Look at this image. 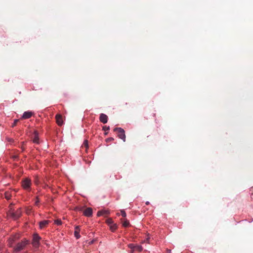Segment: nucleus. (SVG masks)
I'll use <instances>...</instances> for the list:
<instances>
[{
	"mask_svg": "<svg viewBox=\"0 0 253 253\" xmlns=\"http://www.w3.org/2000/svg\"><path fill=\"white\" fill-rule=\"evenodd\" d=\"M135 250L140 252L143 250V247L141 246L137 245Z\"/></svg>",
	"mask_w": 253,
	"mask_h": 253,
	"instance_id": "19",
	"label": "nucleus"
},
{
	"mask_svg": "<svg viewBox=\"0 0 253 253\" xmlns=\"http://www.w3.org/2000/svg\"><path fill=\"white\" fill-rule=\"evenodd\" d=\"M31 209H27L26 210V212H27V213H28V214H29V213L31 212Z\"/></svg>",
	"mask_w": 253,
	"mask_h": 253,
	"instance_id": "27",
	"label": "nucleus"
},
{
	"mask_svg": "<svg viewBox=\"0 0 253 253\" xmlns=\"http://www.w3.org/2000/svg\"><path fill=\"white\" fill-rule=\"evenodd\" d=\"M99 120L101 123L106 124L108 122V116L105 114L101 113L100 115Z\"/></svg>",
	"mask_w": 253,
	"mask_h": 253,
	"instance_id": "6",
	"label": "nucleus"
},
{
	"mask_svg": "<svg viewBox=\"0 0 253 253\" xmlns=\"http://www.w3.org/2000/svg\"><path fill=\"white\" fill-rule=\"evenodd\" d=\"M149 204H150V203H149V202H148V201H147V202H146V205H149Z\"/></svg>",
	"mask_w": 253,
	"mask_h": 253,
	"instance_id": "31",
	"label": "nucleus"
},
{
	"mask_svg": "<svg viewBox=\"0 0 253 253\" xmlns=\"http://www.w3.org/2000/svg\"><path fill=\"white\" fill-rule=\"evenodd\" d=\"M110 129V127L109 126H104L103 127V130H104V131H107V130H108Z\"/></svg>",
	"mask_w": 253,
	"mask_h": 253,
	"instance_id": "22",
	"label": "nucleus"
},
{
	"mask_svg": "<svg viewBox=\"0 0 253 253\" xmlns=\"http://www.w3.org/2000/svg\"><path fill=\"white\" fill-rule=\"evenodd\" d=\"M56 123L59 126H62L63 124L62 116L60 114H57L55 116Z\"/></svg>",
	"mask_w": 253,
	"mask_h": 253,
	"instance_id": "7",
	"label": "nucleus"
},
{
	"mask_svg": "<svg viewBox=\"0 0 253 253\" xmlns=\"http://www.w3.org/2000/svg\"><path fill=\"white\" fill-rule=\"evenodd\" d=\"M84 214L87 217H90L92 214V210L91 208H86L84 211Z\"/></svg>",
	"mask_w": 253,
	"mask_h": 253,
	"instance_id": "8",
	"label": "nucleus"
},
{
	"mask_svg": "<svg viewBox=\"0 0 253 253\" xmlns=\"http://www.w3.org/2000/svg\"><path fill=\"white\" fill-rule=\"evenodd\" d=\"M107 134H108V132H105L104 133L105 135H107Z\"/></svg>",
	"mask_w": 253,
	"mask_h": 253,
	"instance_id": "32",
	"label": "nucleus"
},
{
	"mask_svg": "<svg viewBox=\"0 0 253 253\" xmlns=\"http://www.w3.org/2000/svg\"><path fill=\"white\" fill-rule=\"evenodd\" d=\"M31 181L28 178H25L22 182V187L25 189L30 188L31 186Z\"/></svg>",
	"mask_w": 253,
	"mask_h": 253,
	"instance_id": "5",
	"label": "nucleus"
},
{
	"mask_svg": "<svg viewBox=\"0 0 253 253\" xmlns=\"http://www.w3.org/2000/svg\"><path fill=\"white\" fill-rule=\"evenodd\" d=\"M33 142L38 144L39 143V138L38 133L35 132L34 134V138H33Z\"/></svg>",
	"mask_w": 253,
	"mask_h": 253,
	"instance_id": "13",
	"label": "nucleus"
},
{
	"mask_svg": "<svg viewBox=\"0 0 253 253\" xmlns=\"http://www.w3.org/2000/svg\"><path fill=\"white\" fill-rule=\"evenodd\" d=\"M5 198L7 199V200H9L10 199L11 197V194L10 193V192L9 191H6L5 192Z\"/></svg>",
	"mask_w": 253,
	"mask_h": 253,
	"instance_id": "16",
	"label": "nucleus"
},
{
	"mask_svg": "<svg viewBox=\"0 0 253 253\" xmlns=\"http://www.w3.org/2000/svg\"><path fill=\"white\" fill-rule=\"evenodd\" d=\"M136 246L137 245H135L134 244H129L128 245V248H129L130 249H131L132 250V251L133 252L134 251V250H135V248L136 247Z\"/></svg>",
	"mask_w": 253,
	"mask_h": 253,
	"instance_id": "17",
	"label": "nucleus"
},
{
	"mask_svg": "<svg viewBox=\"0 0 253 253\" xmlns=\"http://www.w3.org/2000/svg\"><path fill=\"white\" fill-rule=\"evenodd\" d=\"M122 222L123 226L125 227L128 226L129 224V221L126 218L122 219Z\"/></svg>",
	"mask_w": 253,
	"mask_h": 253,
	"instance_id": "14",
	"label": "nucleus"
},
{
	"mask_svg": "<svg viewBox=\"0 0 253 253\" xmlns=\"http://www.w3.org/2000/svg\"><path fill=\"white\" fill-rule=\"evenodd\" d=\"M40 237L37 234H35L33 236V239L32 242L33 246L35 248H38L40 244Z\"/></svg>",
	"mask_w": 253,
	"mask_h": 253,
	"instance_id": "4",
	"label": "nucleus"
},
{
	"mask_svg": "<svg viewBox=\"0 0 253 253\" xmlns=\"http://www.w3.org/2000/svg\"><path fill=\"white\" fill-rule=\"evenodd\" d=\"M94 241H95L94 240H92L91 241L89 242L88 244L91 245L94 243Z\"/></svg>",
	"mask_w": 253,
	"mask_h": 253,
	"instance_id": "29",
	"label": "nucleus"
},
{
	"mask_svg": "<svg viewBox=\"0 0 253 253\" xmlns=\"http://www.w3.org/2000/svg\"><path fill=\"white\" fill-rule=\"evenodd\" d=\"M109 214V211L107 210H101L99 211L97 213V216H101L106 214Z\"/></svg>",
	"mask_w": 253,
	"mask_h": 253,
	"instance_id": "10",
	"label": "nucleus"
},
{
	"mask_svg": "<svg viewBox=\"0 0 253 253\" xmlns=\"http://www.w3.org/2000/svg\"><path fill=\"white\" fill-rule=\"evenodd\" d=\"M106 222L110 226L111 224H113V221L112 220V219L111 218H108L107 220H106Z\"/></svg>",
	"mask_w": 253,
	"mask_h": 253,
	"instance_id": "18",
	"label": "nucleus"
},
{
	"mask_svg": "<svg viewBox=\"0 0 253 253\" xmlns=\"http://www.w3.org/2000/svg\"><path fill=\"white\" fill-rule=\"evenodd\" d=\"M167 253H171V250L169 249H167Z\"/></svg>",
	"mask_w": 253,
	"mask_h": 253,
	"instance_id": "30",
	"label": "nucleus"
},
{
	"mask_svg": "<svg viewBox=\"0 0 253 253\" xmlns=\"http://www.w3.org/2000/svg\"><path fill=\"white\" fill-rule=\"evenodd\" d=\"M145 242V240L143 241V242H142V243H144Z\"/></svg>",
	"mask_w": 253,
	"mask_h": 253,
	"instance_id": "33",
	"label": "nucleus"
},
{
	"mask_svg": "<svg viewBox=\"0 0 253 253\" xmlns=\"http://www.w3.org/2000/svg\"><path fill=\"white\" fill-rule=\"evenodd\" d=\"M39 202H40L39 200L38 199V198H37V200H36V202H35V205H38V204L39 203Z\"/></svg>",
	"mask_w": 253,
	"mask_h": 253,
	"instance_id": "28",
	"label": "nucleus"
},
{
	"mask_svg": "<svg viewBox=\"0 0 253 253\" xmlns=\"http://www.w3.org/2000/svg\"><path fill=\"white\" fill-rule=\"evenodd\" d=\"M28 241L27 240H24L17 243L16 246L14 248V251L16 252H18L22 251L28 244Z\"/></svg>",
	"mask_w": 253,
	"mask_h": 253,
	"instance_id": "1",
	"label": "nucleus"
},
{
	"mask_svg": "<svg viewBox=\"0 0 253 253\" xmlns=\"http://www.w3.org/2000/svg\"><path fill=\"white\" fill-rule=\"evenodd\" d=\"M84 144L86 146V147H87L88 146V143H87V140H85L84 141Z\"/></svg>",
	"mask_w": 253,
	"mask_h": 253,
	"instance_id": "26",
	"label": "nucleus"
},
{
	"mask_svg": "<svg viewBox=\"0 0 253 253\" xmlns=\"http://www.w3.org/2000/svg\"><path fill=\"white\" fill-rule=\"evenodd\" d=\"M121 213L123 217H126V213L124 210L121 211Z\"/></svg>",
	"mask_w": 253,
	"mask_h": 253,
	"instance_id": "21",
	"label": "nucleus"
},
{
	"mask_svg": "<svg viewBox=\"0 0 253 253\" xmlns=\"http://www.w3.org/2000/svg\"><path fill=\"white\" fill-rule=\"evenodd\" d=\"M79 232H80V227L79 226H76L75 227V231L74 232V235L77 239H79L81 237Z\"/></svg>",
	"mask_w": 253,
	"mask_h": 253,
	"instance_id": "12",
	"label": "nucleus"
},
{
	"mask_svg": "<svg viewBox=\"0 0 253 253\" xmlns=\"http://www.w3.org/2000/svg\"><path fill=\"white\" fill-rule=\"evenodd\" d=\"M18 121V120H17V119L15 120L14 121L13 124L12 125V127H14L16 125Z\"/></svg>",
	"mask_w": 253,
	"mask_h": 253,
	"instance_id": "23",
	"label": "nucleus"
},
{
	"mask_svg": "<svg viewBox=\"0 0 253 253\" xmlns=\"http://www.w3.org/2000/svg\"><path fill=\"white\" fill-rule=\"evenodd\" d=\"M114 131H117L118 132V136L119 138L123 140L124 142L126 141V134L124 129L121 127H115L114 129Z\"/></svg>",
	"mask_w": 253,
	"mask_h": 253,
	"instance_id": "2",
	"label": "nucleus"
},
{
	"mask_svg": "<svg viewBox=\"0 0 253 253\" xmlns=\"http://www.w3.org/2000/svg\"><path fill=\"white\" fill-rule=\"evenodd\" d=\"M133 252L131 251V253H133Z\"/></svg>",
	"mask_w": 253,
	"mask_h": 253,
	"instance_id": "34",
	"label": "nucleus"
},
{
	"mask_svg": "<svg viewBox=\"0 0 253 253\" xmlns=\"http://www.w3.org/2000/svg\"><path fill=\"white\" fill-rule=\"evenodd\" d=\"M33 115V113L31 111L25 112L22 116V118L23 119H27L31 117Z\"/></svg>",
	"mask_w": 253,
	"mask_h": 253,
	"instance_id": "9",
	"label": "nucleus"
},
{
	"mask_svg": "<svg viewBox=\"0 0 253 253\" xmlns=\"http://www.w3.org/2000/svg\"><path fill=\"white\" fill-rule=\"evenodd\" d=\"M117 225L116 223H113L110 225V230L112 232H114L116 230V229H117Z\"/></svg>",
	"mask_w": 253,
	"mask_h": 253,
	"instance_id": "15",
	"label": "nucleus"
},
{
	"mask_svg": "<svg viewBox=\"0 0 253 253\" xmlns=\"http://www.w3.org/2000/svg\"><path fill=\"white\" fill-rule=\"evenodd\" d=\"M49 223V220H43V221H42L40 222L39 223V225H40V228L41 229H42L43 228H44V227H45L48 223Z\"/></svg>",
	"mask_w": 253,
	"mask_h": 253,
	"instance_id": "11",
	"label": "nucleus"
},
{
	"mask_svg": "<svg viewBox=\"0 0 253 253\" xmlns=\"http://www.w3.org/2000/svg\"><path fill=\"white\" fill-rule=\"evenodd\" d=\"M8 214L14 219H17L21 215V211L19 209L16 211L14 212L11 209L9 211Z\"/></svg>",
	"mask_w": 253,
	"mask_h": 253,
	"instance_id": "3",
	"label": "nucleus"
},
{
	"mask_svg": "<svg viewBox=\"0 0 253 253\" xmlns=\"http://www.w3.org/2000/svg\"><path fill=\"white\" fill-rule=\"evenodd\" d=\"M114 140V138L113 137H109V138H108L107 139H106V141L108 142V141H113Z\"/></svg>",
	"mask_w": 253,
	"mask_h": 253,
	"instance_id": "25",
	"label": "nucleus"
},
{
	"mask_svg": "<svg viewBox=\"0 0 253 253\" xmlns=\"http://www.w3.org/2000/svg\"><path fill=\"white\" fill-rule=\"evenodd\" d=\"M13 242V239H10L9 240V245L10 247L12 246V242Z\"/></svg>",
	"mask_w": 253,
	"mask_h": 253,
	"instance_id": "24",
	"label": "nucleus"
},
{
	"mask_svg": "<svg viewBox=\"0 0 253 253\" xmlns=\"http://www.w3.org/2000/svg\"><path fill=\"white\" fill-rule=\"evenodd\" d=\"M54 223L58 225H60L62 224V221L60 219H57L54 220Z\"/></svg>",
	"mask_w": 253,
	"mask_h": 253,
	"instance_id": "20",
	"label": "nucleus"
}]
</instances>
